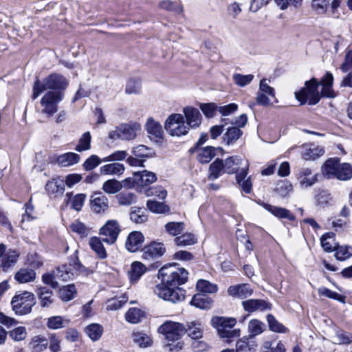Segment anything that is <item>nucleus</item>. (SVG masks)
I'll return each mask as SVG.
<instances>
[{"mask_svg": "<svg viewBox=\"0 0 352 352\" xmlns=\"http://www.w3.org/2000/svg\"><path fill=\"white\" fill-rule=\"evenodd\" d=\"M259 204L277 218L287 219L290 221H294L296 219L295 216L286 208L272 206L265 202H261Z\"/></svg>", "mask_w": 352, "mask_h": 352, "instance_id": "obj_15", "label": "nucleus"}, {"mask_svg": "<svg viewBox=\"0 0 352 352\" xmlns=\"http://www.w3.org/2000/svg\"><path fill=\"white\" fill-rule=\"evenodd\" d=\"M238 110V105L235 103H230L226 105H218L217 111L222 116H230Z\"/></svg>", "mask_w": 352, "mask_h": 352, "instance_id": "obj_58", "label": "nucleus"}, {"mask_svg": "<svg viewBox=\"0 0 352 352\" xmlns=\"http://www.w3.org/2000/svg\"><path fill=\"white\" fill-rule=\"evenodd\" d=\"M35 303L34 294L26 291L16 294L11 301L12 310L16 315L20 316L30 313Z\"/></svg>", "mask_w": 352, "mask_h": 352, "instance_id": "obj_5", "label": "nucleus"}, {"mask_svg": "<svg viewBox=\"0 0 352 352\" xmlns=\"http://www.w3.org/2000/svg\"><path fill=\"white\" fill-rule=\"evenodd\" d=\"M68 323V320L63 319L61 316H52L48 318L47 326L52 329L63 328Z\"/></svg>", "mask_w": 352, "mask_h": 352, "instance_id": "obj_53", "label": "nucleus"}, {"mask_svg": "<svg viewBox=\"0 0 352 352\" xmlns=\"http://www.w3.org/2000/svg\"><path fill=\"white\" fill-rule=\"evenodd\" d=\"M57 280L66 282L72 278L73 273L69 272L66 267H58L54 270Z\"/></svg>", "mask_w": 352, "mask_h": 352, "instance_id": "obj_57", "label": "nucleus"}, {"mask_svg": "<svg viewBox=\"0 0 352 352\" xmlns=\"http://www.w3.org/2000/svg\"><path fill=\"white\" fill-rule=\"evenodd\" d=\"M252 289L248 284L230 286L228 289V293L230 296L245 298L252 294Z\"/></svg>", "mask_w": 352, "mask_h": 352, "instance_id": "obj_23", "label": "nucleus"}, {"mask_svg": "<svg viewBox=\"0 0 352 352\" xmlns=\"http://www.w3.org/2000/svg\"><path fill=\"white\" fill-rule=\"evenodd\" d=\"M267 320L271 331L276 333H286L287 331V329L278 322L272 315L268 314Z\"/></svg>", "mask_w": 352, "mask_h": 352, "instance_id": "obj_50", "label": "nucleus"}, {"mask_svg": "<svg viewBox=\"0 0 352 352\" xmlns=\"http://www.w3.org/2000/svg\"><path fill=\"white\" fill-rule=\"evenodd\" d=\"M145 126L151 140L157 142L162 139L164 131L162 125L158 122L151 118H148Z\"/></svg>", "mask_w": 352, "mask_h": 352, "instance_id": "obj_17", "label": "nucleus"}, {"mask_svg": "<svg viewBox=\"0 0 352 352\" xmlns=\"http://www.w3.org/2000/svg\"><path fill=\"white\" fill-rule=\"evenodd\" d=\"M233 81L240 87H245L250 84L254 79L252 74L243 75L241 74H234L232 76Z\"/></svg>", "mask_w": 352, "mask_h": 352, "instance_id": "obj_56", "label": "nucleus"}, {"mask_svg": "<svg viewBox=\"0 0 352 352\" xmlns=\"http://www.w3.org/2000/svg\"><path fill=\"white\" fill-rule=\"evenodd\" d=\"M63 98V94L58 91H50L41 98V104L43 107L41 112L52 116L58 111V104Z\"/></svg>", "mask_w": 352, "mask_h": 352, "instance_id": "obj_7", "label": "nucleus"}, {"mask_svg": "<svg viewBox=\"0 0 352 352\" xmlns=\"http://www.w3.org/2000/svg\"><path fill=\"white\" fill-rule=\"evenodd\" d=\"M223 165L226 173L233 174L243 165V159L239 156H232L226 159Z\"/></svg>", "mask_w": 352, "mask_h": 352, "instance_id": "obj_30", "label": "nucleus"}, {"mask_svg": "<svg viewBox=\"0 0 352 352\" xmlns=\"http://www.w3.org/2000/svg\"><path fill=\"white\" fill-rule=\"evenodd\" d=\"M197 289L203 293L214 294L218 290L217 285L206 280H199L197 283Z\"/></svg>", "mask_w": 352, "mask_h": 352, "instance_id": "obj_46", "label": "nucleus"}, {"mask_svg": "<svg viewBox=\"0 0 352 352\" xmlns=\"http://www.w3.org/2000/svg\"><path fill=\"white\" fill-rule=\"evenodd\" d=\"M48 344V340L45 338L36 336L30 342V346L34 352H41L47 348Z\"/></svg>", "mask_w": 352, "mask_h": 352, "instance_id": "obj_41", "label": "nucleus"}, {"mask_svg": "<svg viewBox=\"0 0 352 352\" xmlns=\"http://www.w3.org/2000/svg\"><path fill=\"white\" fill-rule=\"evenodd\" d=\"M165 129L172 136H180L188 133L189 126L182 114L170 115L165 122Z\"/></svg>", "mask_w": 352, "mask_h": 352, "instance_id": "obj_6", "label": "nucleus"}, {"mask_svg": "<svg viewBox=\"0 0 352 352\" xmlns=\"http://www.w3.org/2000/svg\"><path fill=\"white\" fill-rule=\"evenodd\" d=\"M85 333L93 341L98 340L103 333V327L102 325L93 323L85 328Z\"/></svg>", "mask_w": 352, "mask_h": 352, "instance_id": "obj_38", "label": "nucleus"}, {"mask_svg": "<svg viewBox=\"0 0 352 352\" xmlns=\"http://www.w3.org/2000/svg\"><path fill=\"white\" fill-rule=\"evenodd\" d=\"M10 337L14 341L23 340L26 336L27 331L24 327H18L11 330L8 333Z\"/></svg>", "mask_w": 352, "mask_h": 352, "instance_id": "obj_59", "label": "nucleus"}, {"mask_svg": "<svg viewBox=\"0 0 352 352\" xmlns=\"http://www.w3.org/2000/svg\"><path fill=\"white\" fill-rule=\"evenodd\" d=\"M318 294L320 296H324L331 299L337 300L340 302H344L345 297L338 294L336 292H333L326 287H320L318 289Z\"/></svg>", "mask_w": 352, "mask_h": 352, "instance_id": "obj_60", "label": "nucleus"}, {"mask_svg": "<svg viewBox=\"0 0 352 352\" xmlns=\"http://www.w3.org/2000/svg\"><path fill=\"white\" fill-rule=\"evenodd\" d=\"M305 85L299 91L295 92L296 98L300 102L301 104H305L307 101L310 105L317 104L320 99L318 82L316 78H311L307 81Z\"/></svg>", "mask_w": 352, "mask_h": 352, "instance_id": "obj_4", "label": "nucleus"}, {"mask_svg": "<svg viewBox=\"0 0 352 352\" xmlns=\"http://www.w3.org/2000/svg\"><path fill=\"white\" fill-rule=\"evenodd\" d=\"M36 293L43 307H50L54 300L53 292L45 286H37Z\"/></svg>", "mask_w": 352, "mask_h": 352, "instance_id": "obj_19", "label": "nucleus"}, {"mask_svg": "<svg viewBox=\"0 0 352 352\" xmlns=\"http://www.w3.org/2000/svg\"><path fill=\"white\" fill-rule=\"evenodd\" d=\"M89 206L96 214H103L109 208V199L102 192H94L90 197Z\"/></svg>", "mask_w": 352, "mask_h": 352, "instance_id": "obj_11", "label": "nucleus"}, {"mask_svg": "<svg viewBox=\"0 0 352 352\" xmlns=\"http://www.w3.org/2000/svg\"><path fill=\"white\" fill-rule=\"evenodd\" d=\"M235 352H255V349L244 338L239 339L236 344Z\"/></svg>", "mask_w": 352, "mask_h": 352, "instance_id": "obj_64", "label": "nucleus"}, {"mask_svg": "<svg viewBox=\"0 0 352 352\" xmlns=\"http://www.w3.org/2000/svg\"><path fill=\"white\" fill-rule=\"evenodd\" d=\"M19 255L20 254L17 250L9 249L8 251L5 253L1 262L3 270L7 271L10 267H13L16 263Z\"/></svg>", "mask_w": 352, "mask_h": 352, "instance_id": "obj_26", "label": "nucleus"}, {"mask_svg": "<svg viewBox=\"0 0 352 352\" xmlns=\"http://www.w3.org/2000/svg\"><path fill=\"white\" fill-rule=\"evenodd\" d=\"M76 294V289L74 285H68L60 290V296L63 301L72 300Z\"/></svg>", "mask_w": 352, "mask_h": 352, "instance_id": "obj_51", "label": "nucleus"}, {"mask_svg": "<svg viewBox=\"0 0 352 352\" xmlns=\"http://www.w3.org/2000/svg\"><path fill=\"white\" fill-rule=\"evenodd\" d=\"M68 85L66 78L60 74H52L46 77L42 82L36 80L33 86L32 98L34 100L47 89H65Z\"/></svg>", "mask_w": 352, "mask_h": 352, "instance_id": "obj_3", "label": "nucleus"}, {"mask_svg": "<svg viewBox=\"0 0 352 352\" xmlns=\"http://www.w3.org/2000/svg\"><path fill=\"white\" fill-rule=\"evenodd\" d=\"M146 206L148 208L154 213H166L170 210L169 207L164 203L159 202L155 200H148Z\"/></svg>", "mask_w": 352, "mask_h": 352, "instance_id": "obj_43", "label": "nucleus"}, {"mask_svg": "<svg viewBox=\"0 0 352 352\" xmlns=\"http://www.w3.org/2000/svg\"><path fill=\"white\" fill-rule=\"evenodd\" d=\"M272 100L277 102L274 89L267 84L266 79H263L260 81L259 89L256 94V102L261 106H269L273 104Z\"/></svg>", "mask_w": 352, "mask_h": 352, "instance_id": "obj_9", "label": "nucleus"}, {"mask_svg": "<svg viewBox=\"0 0 352 352\" xmlns=\"http://www.w3.org/2000/svg\"><path fill=\"white\" fill-rule=\"evenodd\" d=\"M340 164L338 159H329L322 168L323 174L327 175L329 178H337Z\"/></svg>", "mask_w": 352, "mask_h": 352, "instance_id": "obj_34", "label": "nucleus"}, {"mask_svg": "<svg viewBox=\"0 0 352 352\" xmlns=\"http://www.w3.org/2000/svg\"><path fill=\"white\" fill-rule=\"evenodd\" d=\"M190 304L201 309H208L212 304V300L204 294H197L192 297Z\"/></svg>", "mask_w": 352, "mask_h": 352, "instance_id": "obj_33", "label": "nucleus"}, {"mask_svg": "<svg viewBox=\"0 0 352 352\" xmlns=\"http://www.w3.org/2000/svg\"><path fill=\"white\" fill-rule=\"evenodd\" d=\"M122 188V184L115 179H111L104 182L102 189L107 194H116Z\"/></svg>", "mask_w": 352, "mask_h": 352, "instance_id": "obj_40", "label": "nucleus"}, {"mask_svg": "<svg viewBox=\"0 0 352 352\" xmlns=\"http://www.w3.org/2000/svg\"><path fill=\"white\" fill-rule=\"evenodd\" d=\"M143 242V234L140 232L134 231L129 234L125 245L129 251L135 252L142 247Z\"/></svg>", "mask_w": 352, "mask_h": 352, "instance_id": "obj_18", "label": "nucleus"}, {"mask_svg": "<svg viewBox=\"0 0 352 352\" xmlns=\"http://www.w3.org/2000/svg\"><path fill=\"white\" fill-rule=\"evenodd\" d=\"M80 159L78 154L69 152L59 155L57 158V163L62 167H67L77 164Z\"/></svg>", "mask_w": 352, "mask_h": 352, "instance_id": "obj_31", "label": "nucleus"}, {"mask_svg": "<svg viewBox=\"0 0 352 352\" xmlns=\"http://www.w3.org/2000/svg\"><path fill=\"white\" fill-rule=\"evenodd\" d=\"M165 229L170 234L177 236L184 230V224L182 222H169L165 225Z\"/></svg>", "mask_w": 352, "mask_h": 352, "instance_id": "obj_55", "label": "nucleus"}, {"mask_svg": "<svg viewBox=\"0 0 352 352\" xmlns=\"http://www.w3.org/2000/svg\"><path fill=\"white\" fill-rule=\"evenodd\" d=\"M243 309L248 312L263 311L270 309V305L263 300L250 299L242 302Z\"/></svg>", "mask_w": 352, "mask_h": 352, "instance_id": "obj_20", "label": "nucleus"}, {"mask_svg": "<svg viewBox=\"0 0 352 352\" xmlns=\"http://www.w3.org/2000/svg\"><path fill=\"white\" fill-rule=\"evenodd\" d=\"M118 204L121 206H129L136 201V196L131 192H122L116 196Z\"/></svg>", "mask_w": 352, "mask_h": 352, "instance_id": "obj_52", "label": "nucleus"}, {"mask_svg": "<svg viewBox=\"0 0 352 352\" xmlns=\"http://www.w3.org/2000/svg\"><path fill=\"white\" fill-rule=\"evenodd\" d=\"M120 231V226L116 220H109L100 228V234L104 242L111 245L117 241Z\"/></svg>", "mask_w": 352, "mask_h": 352, "instance_id": "obj_10", "label": "nucleus"}, {"mask_svg": "<svg viewBox=\"0 0 352 352\" xmlns=\"http://www.w3.org/2000/svg\"><path fill=\"white\" fill-rule=\"evenodd\" d=\"M209 179H216L224 172L223 162L221 160L217 159L213 162L209 168Z\"/></svg>", "mask_w": 352, "mask_h": 352, "instance_id": "obj_37", "label": "nucleus"}, {"mask_svg": "<svg viewBox=\"0 0 352 352\" xmlns=\"http://www.w3.org/2000/svg\"><path fill=\"white\" fill-rule=\"evenodd\" d=\"M91 136L89 131L84 133L80 138L75 150L78 152L88 151L91 148Z\"/></svg>", "mask_w": 352, "mask_h": 352, "instance_id": "obj_44", "label": "nucleus"}, {"mask_svg": "<svg viewBox=\"0 0 352 352\" xmlns=\"http://www.w3.org/2000/svg\"><path fill=\"white\" fill-rule=\"evenodd\" d=\"M133 341L141 347H146L151 346L152 340L145 333L137 332L133 335Z\"/></svg>", "mask_w": 352, "mask_h": 352, "instance_id": "obj_54", "label": "nucleus"}, {"mask_svg": "<svg viewBox=\"0 0 352 352\" xmlns=\"http://www.w3.org/2000/svg\"><path fill=\"white\" fill-rule=\"evenodd\" d=\"M188 272L177 265H165L159 270L158 278L162 283L155 286L154 293L160 298L176 303L185 298V291L179 287L188 279Z\"/></svg>", "mask_w": 352, "mask_h": 352, "instance_id": "obj_1", "label": "nucleus"}, {"mask_svg": "<svg viewBox=\"0 0 352 352\" xmlns=\"http://www.w3.org/2000/svg\"><path fill=\"white\" fill-rule=\"evenodd\" d=\"M175 242L178 246H186L195 244L197 242V239L192 234L185 233L176 237Z\"/></svg>", "mask_w": 352, "mask_h": 352, "instance_id": "obj_49", "label": "nucleus"}, {"mask_svg": "<svg viewBox=\"0 0 352 352\" xmlns=\"http://www.w3.org/2000/svg\"><path fill=\"white\" fill-rule=\"evenodd\" d=\"M303 149L302 157L305 160H315L324 153V149L318 146H305Z\"/></svg>", "mask_w": 352, "mask_h": 352, "instance_id": "obj_27", "label": "nucleus"}, {"mask_svg": "<svg viewBox=\"0 0 352 352\" xmlns=\"http://www.w3.org/2000/svg\"><path fill=\"white\" fill-rule=\"evenodd\" d=\"M352 177V166L348 163L340 164L337 178L340 180H348Z\"/></svg>", "mask_w": 352, "mask_h": 352, "instance_id": "obj_48", "label": "nucleus"}, {"mask_svg": "<svg viewBox=\"0 0 352 352\" xmlns=\"http://www.w3.org/2000/svg\"><path fill=\"white\" fill-rule=\"evenodd\" d=\"M130 217L135 223H142L147 220L146 211L142 208L133 207L130 213Z\"/></svg>", "mask_w": 352, "mask_h": 352, "instance_id": "obj_42", "label": "nucleus"}, {"mask_svg": "<svg viewBox=\"0 0 352 352\" xmlns=\"http://www.w3.org/2000/svg\"><path fill=\"white\" fill-rule=\"evenodd\" d=\"M183 112L186 119V124L189 127L195 128L199 126L202 116L199 109L192 107H186Z\"/></svg>", "mask_w": 352, "mask_h": 352, "instance_id": "obj_16", "label": "nucleus"}, {"mask_svg": "<svg viewBox=\"0 0 352 352\" xmlns=\"http://www.w3.org/2000/svg\"><path fill=\"white\" fill-rule=\"evenodd\" d=\"M36 272L30 268H21L14 275V279L19 283H27L34 281L36 278Z\"/></svg>", "mask_w": 352, "mask_h": 352, "instance_id": "obj_29", "label": "nucleus"}, {"mask_svg": "<svg viewBox=\"0 0 352 352\" xmlns=\"http://www.w3.org/2000/svg\"><path fill=\"white\" fill-rule=\"evenodd\" d=\"M89 245L91 249L96 253L98 256L100 258H105L107 256L105 248L101 241L98 237H92L89 240Z\"/></svg>", "mask_w": 352, "mask_h": 352, "instance_id": "obj_39", "label": "nucleus"}, {"mask_svg": "<svg viewBox=\"0 0 352 352\" xmlns=\"http://www.w3.org/2000/svg\"><path fill=\"white\" fill-rule=\"evenodd\" d=\"M135 183L139 186H147L154 183L157 180L155 173L144 170L134 173Z\"/></svg>", "mask_w": 352, "mask_h": 352, "instance_id": "obj_22", "label": "nucleus"}, {"mask_svg": "<svg viewBox=\"0 0 352 352\" xmlns=\"http://www.w3.org/2000/svg\"><path fill=\"white\" fill-rule=\"evenodd\" d=\"M197 160L202 164L210 162L215 156V148L213 146L199 148L197 150Z\"/></svg>", "mask_w": 352, "mask_h": 352, "instance_id": "obj_35", "label": "nucleus"}, {"mask_svg": "<svg viewBox=\"0 0 352 352\" xmlns=\"http://www.w3.org/2000/svg\"><path fill=\"white\" fill-rule=\"evenodd\" d=\"M140 129V124L137 122L122 124L116 128V133L118 138L125 140H131L135 138L137 132Z\"/></svg>", "mask_w": 352, "mask_h": 352, "instance_id": "obj_13", "label": "nucleus"}, {"mask_svg": "<svg viewBox=\"0 0 352 352\" xmlns=\"http://www.w3.org/2000/svg\"><path fill=\"white\" fill-rule=\"evenodd\" d=\"M133 153L137 157L148 158L151 156V149L144 145L140 144L133 148Z\"/></svg>", "mask_w": 352, "mask_h": 352, "instance_id": "obj_61", "label": "nucleus"}, {"mask_svg": "<svg viewBox=\"0 0 352 352\" xmlns=\"http://www.w3.org/2000/svg\"><path fill=\"white\" fill-rule=\"evenodd\" d=\"M102 160H100L97 155H92L87 158L83 163V168L85 170L89 171L97 167Z\"/></svg>", "mask_w": 352, "mask_h": 352, "instance_id": "obj_62", "label": "nucleus"}, {"mask_svg": "<svg viewBox=\"0 0 352 352\" xmlns=\"http://www.w3.org/2000/svg\"><path fill=\"white\" fill-rule=\"evenodd\" d=\"M144 317V312L138 308H131L125 314L126 320L133 324L138 323Z\"/></svg>", "mask_w": 352, "mask_h": 352, "instance_id": "obj_45", "label": "nucleus"}, {"mask_svg": "<svg viewBox=\"0 0 352 352\" xmlns=\"http://www.w3.org/2000/svg\"><path fill=\"white\" fill-rule=\"evenodd\" d=\"M146 271V267L141 262L135 261L132 263L131 268L128 272L131 282L133 283H136Z\"/></svg>", "mask_w": 352, "mask_h": 352, "instance_id": "obj_25", "label": "nucleus"}, {"mask_svg": "<svg viewBox=\"0 0 352 352\" xmlns=\"http://www.w3.org/2000/svg\"><path fill=\"white\" fill-rule=\"evenodd\" d=\"M296 177L302 188L311 187L318 181V174L314 173L309 168H300Z\"/></svg>", "mask_w": 352, "mask_h": 352, "instance_id": "obj_14", "label": "nucleus"}, {"mask_svg": "<svg viewBox=\"0 0 352 352\" xmlns=\"http://www.w3.org/2000/svg\"><path fill=\"white\" fill-rule=\"evenodd\" d=\"M293 190V186L288 180H282L279 182L276 187V192L279 196L285 197L287 196Z\"/></svg>", "mask_w": 352, "mask_h": 352, "instance_id": "obj_47", "label": "nucleus"}, {"mask_svg": "<svg viewBox=\"0 0 352 352\" xmlns=\"http://www.w3.org/2000/svg\"><path fill=\"white\" fill-rule=\"evenodd\" d=\"M335 256L339 261H345L352 255L349 248L346 246H338L335 248Z\"/></svg>", "mask_w": 352, "mask_h": 352, "instance_id": "obj_63", "label": "nucleus"}, {"mask_svg": "<svg viewBox=\"0 0 352 352\" xmlns=\"http://www.w3.org/2000/svg\"><path fill=\"white\" fill-rule=\"evenodd\" d=\"M45 189L50 196L56 197L61 195L65 191L64 180L60 178L53 179L46 184Z\"/></svg>", "mask_w": 352, "mask_h": 352, "instance_id": "obj_21", "label": "nucleus"}, {"mask_svg": "<svg viewBox=\"0 0 352 352\" xmlns=\"http://www.w3.org/2000/svg\"><path fill=\"white\" fill-rule=\"evenodd\" d=\"M204 325L199 321H192L185 327V333L192 340H199L203 336Z\"/></svg>", "mask_w": 352, "mask_h": 352, "instance_id": "obj_24", "label": "nucleus"}, {"mask_svg": "<svg viewBox=\"0 0 352 352\" xmlns=\"http://www.w3.org/2000/svg\"><path fill=\"white\" fill-rule=\"evenodd\" d=\"M237 321L235 318L214 316L211 318V325L217 330L218 336L230 342L241 335L240 329H233Z\"/></svg>", "mask_w": 352, "mask_h": 352, "instance_id": "obj_2", "label": "nucleus"}, {"mask_svg": "<svg viewBox=\"0 0 352 352\" xmlns=\"http://www.w3.org/2000/svg\"><path fill=\"white\" fill-rule=\"evenodd\" d=\"M243 135V131L236 126H230L222 137L223 142L227 145L235 143Z\"/></svg>", "mask_w": 352, "mask_h": 352, "instance_id": "obj_28", "label": "nucleus"}, {"mask_svg": "<svg viewBox=\"0 0 352 352\" xmlns=\"http://www.w3.org/2000/svg\"><path fill=\"white\" fill-rule=\"evenodd\" d=\"M165 252L166 248L162 243L153 242L142 249V258L151 261L162 256Z\"/></svg>", "mask_w": 352, "mask_h": 352, "instance_id": "obj_12", "label": "nucleus"}, {"mask_svg": "<svg viewBox=\"0 0 352 352\" xmlns=\"http://www.w3.org/2000/svg\"><path fill=\"white\" fill-rule=\"evenodd\" d=\"M248 329L250 337L254 338L265 331V324L257 319H253L249 322Z\"/></svg>", "mask_w": 352, "mask_h": 352, "instance_id": "obj_36", "label": "nucleus"}, {"mask_svg": "<svg viewBox=\"0 0 352 352\" xmlns=\"http://www.w3.org/2000/svg\"><path fill=\"white\" fill-rule=\"evenodd\" d=\"M124 166L120 163H111L105 164L100 168V173L104 175H122L124 171Z\"/></svg>", "mask_w": 352, "mask_h": 352, "instance_id": "obj_32", "label": "nucleus"}, {"mask_svg": "<svg viewBox=\"0 0 352 352\" xmlns=\"http://www.w3.org/2000/svg\"><path fill=\"white\" fill-rule=\"evenodd\" d=\"M159 331L170 341H177L185 333V327L181 323L167 321L162 324Z\"/></svg>", "mask_w": 352, "mask_h": 352, "instance_id": "obj_8", "label": "nucleus"}]
</instances>
